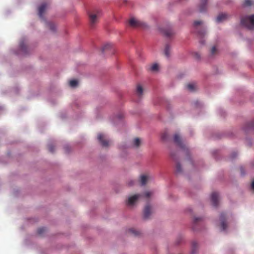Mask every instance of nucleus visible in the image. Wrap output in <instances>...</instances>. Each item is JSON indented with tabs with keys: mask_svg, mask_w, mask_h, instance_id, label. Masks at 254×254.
I'll return each mask as SVG.
<instances>
[{
	"mask_svg": "<svg viewBox=\"0 0 254 254\" xmlns=\"http://www.w3.org/2000/svg\"><path fill=\"white\" fill-rule=\"evenodd\" d=\"M252 188L253 190H254V181L252 182Z\"/></svg>",
	"mask_w": 254,
	"mask_h": 254,
	"instance_id": "obj_38",
	"label": "nucleus"
},
{
	"mask_svg": "<svg viewBox=\"0 0 254 254\" xmlns=\"http://www.w3.org/2000/svg\"><path fill=\"white\" fill-rule=\"evenodd\" d=\"M90 25L93 27L94 24L98 21V17L100 15V12L99 10H96L95 13L89 12L88 13Z\"/></svg>",
	"mask_w": 254,
	"mask_h": 254,
	"instance_id": "obj_3",
	"label": "nucleus"
},
{
	"mask_svg": "<svg viewBox=\"0 0 254 254\" xmlns=\"http://www.w3.org/2000/svg\"><path fill=\"white\" fill-rule=\"evenodd\" d=\"M187 88L190 91H194L195 90L196 88V85L194 83H189L187 86Z\"/></svg>",
	"mask_w": 254,
	"mask_h": 254,
	"instance_id": "obj_17",
	"label": "nucleus"
},
{
	"mask_svg": "<svg viewBox=\"0 0 254 254\" xmlns=\"http://www.w3.org/2000/svg\"><path fill=\"white\" fill-rule=\"evenodd\" d=\"M202 21H195L194 22L193 25L195 27L197 28V27L200 25Z\"/></svg>",
	"mask_w": 254,
	"mask_h": 254,
	"instance_id": "obj_31",
	"label": "nucleus"
},
{
	"mask_svg": "<svg viewBox=\"0 0 254 254\" xmlns=\"http://www.w3.org/2000/svg\"><path fill=\"white\" fill-rule=\"evenodd\" d=\"M176 171L178 173H181L182 171L181 166L178 163H177L176 165Z\"/></svg>",
	"mask_w": 254,
	"mask_h": 254,
	"instance_id": "obj_24",
	"label": "nucleus"
},
{
	"mask_svg": "<svg viewBox=\"0 0 254 254\" xmlns=\"http://www.w3.org/2000/svg\"><path fill=\"white\" fill-rule=\"evenodd\" d=\"M152 193L150 191H146L144 193V196L147 197V198H149L151 195Z\"/></svg>",
	"mask_w": 254,
	"mask_h": 254,
	"instance_id": "obj_32",
	"label": "nucleus"
},
{
	"mask_svg": "<svg viewBox=\"0 0 254 254\" xmlns=\"http://www.w3.org/2000/svg\"><path fill=\"white\" fill-rule=\"evenodd\" d=\"M228 15L226 13H221L218 15L216 21L218 22H221L227 18Z\"/></svg>",
	"mask_w": 254,
	"mask_h": 254,
	"instance_id": "obj_13",
	"label": "nucleus"
},
{
	"mask_svg": "<svg viewBox=\"0 0 254 254\" xmlns=\"http://www.w3.org/2000/svg\"><path fill=\"white\" fill-rule=\"evenodd\" d=\"M141 196V195L139 194H134L132 196H131L128 197L127 204V205H133L139 199V198Z\"/></svg>",
	"mask_w": 254,
	"mask_h": 254,
	"instance_id": "obj_5",
	"label": "nucleus"
},
{
	"mask_svg": "<svg viewBox=\"0 0 254 254\" xmlns=\"http://www.w3.org/2000/svg\"><path fill=\"white\" fill-rule=\"evenodd\" d=\"M170 47L169 45H166L165 46L164 54L167 57H169L170 56Z\"/></svg>",
	"mask_w": 254,
	"mask_h": 254,
	"instance_id": "obj_18",
	"label": "nucleus"
},
{
	"mask_svg": "<svg viewBox=\"0 0 254 254\" xmlns=\"http://www.w3.org/2000/svg\"><path fill=\"white\" fill-rule=\"evenodd\" d=\"M110 47V44H106L104 46L103 50H105L106 49H107L108 48H109Z\"/></svg>",
	"mask_w": 254,
	"mask_h": 254,
	"instance_id": "obj_33",
	"label": "nucleus"
},
{
	"mask_svg": "<svg viewBox=\"0 0 254 254\" xmlns=\"http://www.w3.org/2000/svg\"><path fill=\"white\" fill-rule=\"evenodd\" d=\"M148 176L147 175H143L140 176V183L141 185H145L148 179Z\"/></svg>",
	"mask_w": 254,
	"mask_h": 254,
	"instance_id": "obj_14",
	"label": "nucleus"
},
{
	"mask_svg": "<svg viewBox=\"0 0 254 254\" xmlns=\"http://www.w3.org/2000/svg\"><path fill=\"white\" fill-rule=\"evenodd\" d=\"M162 32L167 37H170L174 34V32L170 27L167 28H161Z\"/></svg>",
	"mask_w": 254,
	"mask_h": 254,
	"instance_id": "obj_9",
	"label": "nucleus"
},
{
	"mask_svg": "<svg viewBox=\"0 0 254 254\" xmlns=\"http://www.w3.org/2000/svg\"><path fill=\"white\" fill-rule=\"evenodd\" d=\"M48 27H49V28L52 30V31H54L56 29V26L54 24V23H49L48 24Z\"/></svg>",
	"mask_w": 254,
	"mask_h": 254,
	"instance_id": "obj_26",
	"label": "nucleus"
},
{
	"mask_svg": "<svg viewBox=\"0 0 254 254\" xmlns=\"http://www.w3.org/2000/svg\"><path fill=\"white\" fill-rule=\"evenodd\" d=\"M49 151L52 153H53L55 150L54 146L51 144L48 145Z\"/></svg>",
	"mask_w": 254,
	"mask_h": 254,
	"instance_id": "obj_28",
	"label": "nucleus"
},
{
	"mask_svg": "<svg viewBox=\"0 0 254 254\" xmlns=\"http://www.w3.org/2000/svg\"><path fill=\"white\" fill-rule=\"evenodd\" d=\"M241 24L248 29L252 30L254 29V15L242 18Z\"/></svg>",
	"mask_w": 254,
	"mask_h": 254,
	"instance_id": "obj_1",
	"label": "nucleus"
},
{
	"mask_svg": "<svg viewBox=\"0 0 254 254\" xmlns=\"http://www.w3.org/2000/svg\"><path fill=\"white\" fill-rule=\"evenodd\" d=\"M174 142L180 146L181 148H184V145L182 142L181 138L178 134H176L174 136Z\"/></svg>",
	"mask_w": 254,
	"mask_h": 254,
	"instance_id": "obj_11",
	"label": "nucleus"
},
{
	"mask_svg": "<svg viewBox=\"0 0 254 254\" xmlns=\"http://www.w3.org/2000/svg\"><path fill=\"white\" fill-rule=\"evenodd\" d=\"M253 4L252 0H245L244 5L246 6H250Z\"/></svg>",
	"mask_w": 254,
	"mask_h": 254,
	"instance_id": "obj_25",
	"label": "nucleus"
},
{
	"mask_svg": "<svg viewBox=\"0 0 254 254\" xmlns=\"http://www.w3.org/2000/svg\"><path fill=\"white\" fill-rule=\"evenodd\" d=\"M218 193L216 192H213L211 195V200L213 205L217 207L218 205Z\"/></svg>",
	"mask_w": 254,
	"mask_h": 254,
	"instance_id": "obj_6",
	"label": "nucleus"
},
{
	"mask_svg": "<svg viewBox=\"0 0 254 254\" xmlns=\"http://www.w3.org/2000/svg\"><path fill=\"white\" fill-rule=\"evenodd\" d=\"M148 70L151 71H157L158 70V65L157 64H154L149 66L147 68Z\"/></svg>",
	"mask_w": 254,
	"mask_h": 254,
	"instance_id": "obj_15",
	"label": "nucleus"
},
{
	"mask_svg": "<svg viewBox=\"0 0 254 254\" xmlns=\"http://www.w3.org/2000/svg\"><path fill=\"white\" fill-rule=\"evenodd\" d=\"M232 155V158H234L235 157H236V156L237 155V154L236 152H235V153H233Z\"/></svg>",
	"mask_w": 254,
	"mask_h": 254,
	"instance_id": "obj_36",
	"label": "nucleus"
},
{
	"mask_svg": "<svg viewBox=\"0 0 254 254\" xmlns=\"http://www.w3.org/2000/svg\"><path fill=\"white\" fill-rule=\"evenodd\" d=\"M129 24L130 26L133 27H141L143 28H145L146 27V24L141 21L138 20L134 18H131L129 20Z\"/></svg>",
	"mask_w": 254,
	"mask_h": 254,
	"instance_id": "obj_2",
	"label": "nucleus"
},
{
	"mask_svg": "<svg viewBox=\"0 0 254 254\" xmlns=\"http://www.w3.org/2000/svg\"><path fill=\"white\" fill-rule=\"evenodd\" d=\"M217 53V49L215 46H213L211 50V54L213 56Z\"/></svg>",
	"mask_w": 254,
	"mask_h": 254,
	"instance_id": "obj_30",
	"label": "nucleus"
},
{
	"mask_svg": "<svg viewBox=\"0 0 254 254\" xmlns=\"http://www.w3.org/2000/svg\"><path fill=\"white\" fill-rule=\"evenodd\" d=\"M78 84V81L76 80H71L69 82V85L71 87H75Z\"/></svg>",
	"mask_w": 254,
	"mask_h": 254,
	"instance_id": "obj_23",
	"label": "nucleus"
},
{
	"mask_svg": "<svg viewBox=\"0 0 254 254\" xmlns=\"http://www.w3.org/2000/svg\"><path fill=\"white\" fill-rule=\"evenodd\" d=\"M20 48L21 50L25 53L26 50V46L25 45L24 41H21L20 43Z\"/></svg>",
	"mask_w": 254,
	"mask_h": 254,
	"instance_id": "obj_22",
	"label": "nucleus"
},
{
	"mask_svg": "<svg viewBox=\"0 0 254 254\" xmlns=\"http://www.w3.org/2000/svg\"><path fill=\"white\" fill-rule=\"evenodd\" d=\"M167 137V134L164 133L162 135V138L163 140H165Z\"/></svg>",
	"mask_w": 254,
	"mask_h": 254,
	"instance_id": "obj_34",
	"label": "nucleus"
},
{
	"mask_svg": "<svg viewBox=\"0 0 254 254\" xmlns=\"http://www.w3.org/2000/svg\"><path fill=\"white\" fill-rule=\"evenodd\" d=\"M202 220V218L201 217H196L194 219L193 223L194 224H197L199 222L201 221Z\"/></svg>",
	"mask_w": 254,
	"mask_h": 254,
	"instance_id": "obj_29",
	"label": "nucleus"
},
{
	"mask_svg": "<svg viewBox=\"0 0 254 254\" xmlns=\"http://www.w3.org/2000/svg\"><path fill=\"white\" fill-rule=\"evenodd\" d=\"M221 222V231H225L227 227V225L226 222V216L224 213H222L220 215V217Z\"/></svg>",
	"mask_w": 254,
	"mask_h": 254,
	"instance_id": "obj_7",
	"label": "nucleus"
},
{
	"mask_svg": "<svg viewBox=\"0 0 254 254\" xmlns=\"http://www.w3.org/2000/svg\"><path fill=\"white\" fill-rule=\"evenodd\" d=\"M98 139L102 145L104 147H107L109 145V142L106 139L105 134L100 133L98 134Z\"/></svg>",
	"mask_w": 254,
	"mask_h": 254,
	"instance_id": "obj_4",
	"label": "nucleus"
},
{
	"mask_svg": "<svg viewBox=\"0 0 254 254\" xmlns=\"http://www.w3.org/2000/svg\"><path fill=\"white\" fill-rule=\"evenodd\" d=\"M143 88L140 85H138L136 87V94L139 97L141 96L143 93Z\"/></svg>",
	"mask_w": 254,
	"mask_h": 254,
	"instance_id": "obj_16",
	"label": "nucleus"
},
{
	"mask_svg": "<svg viewBox=\"0 0 254 254\" xmlns=\"http://www.w3.org/2000/svg\"><path fill=\"white\" fill-rule=\"evenodd\" d=\"M47 7V4L46 3H42L38 8V15L41 18H43V14L44 13Z\"/></svg>",
	"mask_w": 254,
	"mask_h": 254,
	"instance_id": "obj_10",
	"label": "nucleus"
},
{
	"mask_svg": "<svg viewBox=\"0 0 254 254\" xmlns=\"http://www.w3.org/2000/svg\"><path fill=\"white\" fill-rule=\"evenodd\" d=\"M45 231L46 229L44 227H42L38 229L37 233L39 235H42Z\"/></svg>",
	"mask_w": 254,
	"mask_h": 254,
	"instance_id": "obj_27",
	"label": "nucleus"
},
{
	"mask_svg": "<svg viewBox=\"0 0 254 254\" xmlns=\"http://www.w3.org/2000/svg\"><path fill=\"white\" fill-rule=\"evenodd\" d=\"M65 148V150H66V149L67 148V147H65V148Z\"/></svg>",
	"mask_w": 254,
	"mask_h": 254,
	"instance_id": "obj_39",
	"label": "nucleus"
},
{
	"mask_svg": "<svg viewBox=\"0 0 254 254\" xmlns=\"http://www.w3.org/2000/svg\"><path fill=\"white\" fill-rule=\"evenodd\" d=\"M129 232L131 234L133 235L134 236H137L139 235L140 232L139 231L134 229H130L129 230Z\"/></svg>",
	"mask_w": 254,
	"mask_h": 254,
	"instance_id": "obj_20",
	"label": "nucleus"
},
{
	"mask_svg": "<svg viewBox=\"0 0 254 254\" xmlns=\"http://www.w3.org/2000/svg\"><path fill=\"white\" fill-rule=\"evenodd\" d=\"M151 214L150 206L147 204L144 207L143 210V217L144 219H148L150 215Z\"/></svg>",
	"mask_w": 254,
	"mask_h": 254,
	"instance_id": "obj_8",
	"label": "nucleus"
},
{
	"mask_svg": "<svg viewBox=\"0 0 254 254\" xmlns=\"http://www.w3.org/2000/svg\"><path fill=\"white\" fill-rule=\"evenodd\" d=\"M198 32V34L200 35H201V36L204 35V31H203V32Z\"/></svg>",
	"mask_w": 254,
	"mask_h": 254,
	"instance_id": "obj_37",
	"label": "nucleus"
},
{
	"mask_svg": "<svg viewBox=\"0 0 254 254\" xmlns=\"http://www.w3.org/2000/svg\"><path fill=\"white\" fill-rule=\"evenodd\" d=\"M207 0H201L199 6V11L201 12H204L207 9Z\"/></svg>",
	"mask_w": 254,
	"mask_h": 254,
	"instance_id": "obj_12",
	"label": "nucleus"
},
{
	"mask_svg": "<svg viewBox=\"0 0 254 254\" xmlns=\"http://www.w3.org/2000/svg\"><path fill=\"white\" fill-rule=\"evenodd\" d=\"M197 246H198V244H197V243L196 242H193L192 243V253L193 254H194L195 253V252H196V249L197 248Z\"/></svg>",
	"mask_w": 254,
	"mask_h": 254,
	"instance_id": "obj_19",
	"label": "nucleus"
},
{
	"mask_svg": "<svg viewBox=\"0 0 254 254\" xmlns=\"http://www.w3.org/2000/svg\"><path fill=\"white\" fill-rule=\"evenodd\" d=\"M134 183V182L133 181H130V182H128V185L129 186H132Z\"/></svg>",
	"mask_w": 254,
	"mask_h": 254,
	"instance_id": "obj_35",
	"label": "nucleus"
},
{
	"mask_svg": "<svg viewBox=\"0 0 254 254\" xmlns=\"http://www.w3.org/2000/svg\"><path fill=\"white\" fill-rule=\"evenodd\" d=\"M133 145L135 147H138L140 144V140L139 138H135L133 141Z\"/></svg>",
	"mask_w": 254,
	"mask_h": 254,
	"instance_id": "obj_21",
	"label": "nucleus"
}]
</instances>
